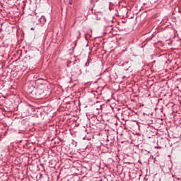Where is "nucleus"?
<instances>
[{"mask_svg": "<svg viewBox=\"0 0 181 181\" xmlns=\"http://www.w3.org/2000/svg\"><path fill=\"white\" fill-rule=\"evenodd\" d=\"M83 139H86V137H84Z\"/></svg>", "mask_w": 181, "mask_h": 181, "instance_id": "9d476101", "label": "nucleus"}, {"mask_svg": "<svg viewBox=\"0 0 181 181\" xmlns=\"http://www.w3.org/2000/svg\"><path fill=\"white\" fill-rule=\"evenodd\" d=\"M78 33L79 34V36L80 35H81V33L80 31H78Z\"/></svg>", "mask_w": 181, "mask_h": 181, "instance_id": "0eeeda50", "label": "nucleus"}, {"mask_svg": "<svg viewBox=\"0 0 181 181\" xmlns=\"http://www.w3.org/2000/svg\"><path fill=\"white\" fill-rule=\"evenodd\" d=\"M90 63H91V59H88L86 63L85 64V67H88V66H90Z\"/></svg>", "mask_w": 181, "mask_h": 181, "instance_id": "7ed1b4c3", "label": "nucleus"}, {"mask_svg": "<svg viewBox=\"0 0 181 181\" xmlns=\"http://www.w3.org/2000/svg\"><path fill=\"white\" fill-rule=\"evenodd\" d=\"M30 30H35V28H33V27L31 28H30Z\"/></svg>", "mask_w": 181, "mask_h": 181, "instance_id": "423d86ee", "label": "nucleus"}, {"mask_svg": "<svg viewBox=\"0 0 181 181\" xmlns=\"http://www.w3.org/2000/svg\"><path fill=\"white\" fill-rule=\"evenodd\" d=\"M40 23H46V17L42 16L41 18L39 19Z\"/></svg>", "mask_w": 181, "mask_h": 181, "instance_id": "f03ea898", "label": "nucleus"}, {"mask_svg": "<svg viewBox=\"0 0 181 181\" xmlns=\"http://www.w3.org/2000/svg\"><path fill=\"white\" fill-rule=\"evenodd\" d=\"M126 112H124V113H122V115L125 114Z\"/></svg>", "mask_w": 181, "mask_h": 181, "instance_id": "1a4fd4ad", "label": "nucleus"}, {"mask_svg": "<svg viewBox=\"0 0 181 181\" xmlns=\"http://www.w3.org/2000/svg\"><path fill=\"white\" fill-rule=\"evenodd\" d=\"M28 93L31 94H35L37 98H47L50 95V90L42 89L40 88H35V86H31L28 90Z\"/></svg>", "mask_w": 181, "mask_h": 181, "instance_id": "f257e3e1", "label": "nucleus"}, {"mask_svg": "<svg viewBox=\"0 0 181 181\" xmlns=\"http://www.w3.org/2000/svg\"><path fill=\"white\" fill-rule=\"evenodd\" d=\"M28 57L29 59H33V57H30V55H28Z\"/></svg>", "mask_w": 181, "mask_h": 181, "instance_id": "39448f33", "label": "nucleus"}, {"mask_svg": "<svg viewBox=\"0 0 181 181\" xmlns=\"http://www.w3.org/2000/svg\"><path fill=\"white\" fill-rule=\"evenodd\" d=\"M69 5H73V0H69Z\"/></svg>", "mask_w": 181, "mask_h": 181, "instance_id": "20e7f679", "label": "nucleus"}, {"mask_svg": "<svg viewBox=\"0 0 181 181\" xmlns=\"http://www.w3.org/2000/svg\"><path fill=\"white\" fill-rule=\"evenodd\" d=\"M77 39H80V37H77Z\"/></svg>", "mask_w": 181, "mask_h": 181, "instance_id": "6e6552de", "label": "nucleus"}]
</instances>
